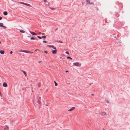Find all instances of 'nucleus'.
I'll list each match as a JSON object with an SVG mask.
<instances>
[{"instance_id": "1", "label": "nucleus", "mask_w": 130, "mask_h": 130, "mask_svg": "<svg viewBox=\"0 0 130 130\" xmlns=\"http://www.w3.org/2000/svg\"><path fill=\"white\" fill-rule=\"evenodd\" d=\"M73 64L75 66H80L81 64H80L79 62H75L73 63Z\"/></svg>"}, {"instance_id": "2", "label": "nucleus", "mask_w": 130, "mask_h": 130, "mask_svg": "<svg viewBox=\"0 0 130 130\" xmlns=\"http://www.w3.org/2000/svg\"><path fill=\"white\" fill-rule=\"evenodd\" d=\"M20 3L21 4H24V5H26L27 6H30V5L29 4H28L26 3H25L24 2H20Z\"/></svg>"}, {"instance_id": "3", "label": "nucleus", "mask_w": 130, "mask_h": 130, "mask_svg": "<svg viewBox=\"0 0 130 130\" xmlns=\"http://www.w3.org/2000/svg\"><path fill=\"white\" fill-rule=\"evenodd\" d=\"M3 86L4 87H7V85L6 83L4 82L3 84Z\"/></svg>"}, {"instance_id": "4", "label": "nucleus", "mask_w": 130, "mask_h": 130, "mask_svg": "<svg viewBox=\"0 0 130 130\" xmlns=\"http://www.w3.org/2000/svg\"><path fill=\"white\" fill-rule=\"evenodd\" d=\"M57 50L56 49H55L54 50H53L52 51V53L53 54H54L56 53Z\"/></svg>"}, {"instance_id": "5", "label": "nucleus", "mask_w": 130, "mask_h": 130, "mask_svg": "<svg viewBox=\"0 0 130 130\" xmlns=\"http://www.w3.org/2000/svg\"><path fill=\"white\" fill-rule=\"evenodd\" d=\"M75 108V107H73L71 108L70 109H69L68 111H71L73 110H74Z\"/></svg>"}, {"instance_id": "6", "label": "nucleus", "mask_w": 130, "mask_h": 130, "mask_svg": "<svg viewBox=\"0 0 130 130\" xmlns=\"http://www.w3.org/2000/svg\"><path fill=\"white\" fill-rule=\"evenodd\" d=\"M30 33L32 35H37V34L35 32H33L32 31H29Z\"/></svg>"}, {"instance_id": "7", "label": "nucleus", "mask_w": 130, "mask_h": 130, "mask_svg": "<svg viewBox=\"0 0 130 130\" xmlns=\"http://www.w3.org/2000/svg\"><path fill=\"white\" fill-rule=\"evenodd\" d=\"M37 102L40 105L41 104V102L40 100H38L37 101Z\"/></svg>"}, {"instance_id": "8", "label": "nucleus", "mask_w": 130, "mask_h": 130, "mask_svg": "<svg viewBox=\"0 0 130 130\" xmlns=\"http://www.w3.org/2000/svg\"><path fill=\"white\" fill-rule=\"evenodd\" d=\"M101 115L103 116H105L106 115V113L105 112H103L101 113Z\"/></svg>"}, {"instance_id": "9", "label": "nucleus", "mask_w": 130, "mask_h": 130, "mask_svg": "<svg viewBox=\"0 0 130 130\" xmlns=\"http://www.w3.org/2000/svg\"><path fill=\"white\" fill-rule=\"evenodd\" d=\"M0 53L2 54H3L4 53V51L3 50H1Z\"/></svg>"}, {"instance_id": "10", "label": "nucleus", "mask_w": 130, "mask_h": 130, "mask_svg": "<svg viewBox=\"0 0 130 130\" xmlns=\"http://www.w3.org/2000/svg\"><path fill=\"white\" fill-rule=\"evenodd\" d=\"M25 53H33V52H31L29 51H27V50H26Z\"/></svg>"}, {"instance_id": "11", "label": "nucleus", "mask_w": 130, "mask_h": 130, "mask_svg": "<svg viewBox=\"0 0 130 130\" xmlns=\"http://www.w3.org/2000/svg\"><path fill=\"white\" fill-rule=\"evenodd\" d=\"M3 14L5 15H7L8 12L6 11H4L3 12Z\"/></svg>"}, {"instance_id": "12", "label": "nucleus", "mask_w": 130, "mask_h": 130, "mask_svg": "<svg viewBox=\"0 0 130 130\" xmlns=\"http://www.w3.org/2000/svg\"><path fill=\"white\" fill-rule=\"evenodd\" d=\"M22 71L24 73L25 76H27V74L26 72L22 70Z\"/></svg>"}, {"instance_id": "13", "label": "nucleus", "mask_w": 130, "mask_h": 130, "mask_svg": "<svg viewBox=\"0 0 130 130\" xmlns=\"http://www.w3.org/2000/svg\"><path fill=\"white\" fill-rule=\"evenodd\" d=\"M41 86V83L40 82H39L38 83V87H40Z\"/></svg>"}, {"instance_id": "14", "label": "nucleus", "mask_w": 130, "mask_h": 130, "mask_svg": "<svg viewBox=\"0 0 130 130\" xmlns=\"http://www.w3.org/2000/svg\"><path fill=\"white\" fill-rule=\"evenodd\" d=\"M86 1L89 4H91V3H90L89 0H86Z\"/></svg>"}, {"instance_id": "15", "label": "nucleus", "mask_w": 130, "mask_h": 130, "mask_svg": "<svg viewBox=\"0 0 130 130\" xmlns=\"http://www.w3.org/2000/svg\"><path fill=\"white\" fill-rule=\"evenodd\" d=\"M56 42H58V43H62L63 42L61 41H58V40H57L56 41Z\"/></svg>"}, {"instance_id": "16", "label": "nucleus", "mask_w": 130, "mask_h": 130, "mask_svg": "<svg viewBox=\"0 0 130 130\" xmlns=\"http://www.w3.org/2000/svg\"><path fill=\"white\" fill-rule=\"evenodd\" d=\"M3 24L2 23H0V27H3Z\"/></svg>"}, {"instance_id": "17", "label": "nucleus", "mask_w": 130, "mask_h": 130, "mask_svg": "<svg viewBox=\"0 0 130 130\" xmlns=\"http://www.w3.org/2000/svg\"><path fill=\"white\" fill-rule=\"evenodd\" d=\"M20 32H21V33H24L25 32V31L24 30H20L19 31Z\"/></svg>"}, {"instance_id": "18", "label": "nucleus", "mask_w": 130, "mask_h": 130, "mask_svg": "<svg viewBox=\"0 0 130 130\" xmlns=\"http://www.w3.org/2000/svg\"><path fill=\"white\" fill-rule=\"evenodd\" d=\"M52 48H53L54 49H56V47H55L53 45H52Z\"/></svg>"}, {"instance_id": "19", "label": "nucleus", "mask_w": 130, "mask_h": 130, "mask_svg": "<svg viewBox=\"0 0 130 130\" xmlns=\"http://www.w3.org/2000/svg\"><path fill=\"white\" fill-rule=\"evenodd\" d=\"M67 59H72V58L71 57H69V56H68V57H67Z\"/></svg>"}, {"instance_id": "20", "label": "nucleus", "mask_w": 130, "mask_h": 130, "mask_svg": "<svg viewBox=\"0 0 130 130\" xmlns=\"http://www.w3.org/2000/svg\"><path fill=\"white\" fill-rule=\"evenodd\" d=\"M42 38L43 39H45L46 38V37L45 36H42Z\"/></svg>"}, {"instance_id": "21", "label": "nucleus", "mask_w": 130, "mask_h": 130, "mask_svg": "<svg viewBox=\"0 0 130 130\" xmlns=\"http://www.w3.org/2000/svg\"><path fill=\"white\" fill-rule=\"evenodd\" d=\"M54 82L55 83V86H57L58 85L57 83L55 81H54Z\"/></svg>"}, {"instance_id": "22", "label": "nucleus", "mask_w": 130, "mask_h": 130, "mask_svg": "<svg viewBox=\"0 0 130 130\" xmlns=\"http://www.w3.org/2000/svg\"><path fill=\"white\" fill-rule=\"evenodd\" d=\"M37 37L39 39H41L42 38V37H41L40 36H37Z\"/></svg>"}, {"instance_id": "23", "label": "nucleus", "mask_w": 130, "mask_h": 130, "mask_svg": "<svg viewBox=\"0 0 130 130\" xmlns=\"http://www.w3.org/2000/svg\"><path fill=\"white\" fill-rule=\"evenodd\" d=\"M19 51L25 53L26 50Z\"/></svg>"}, {"instance_id": "24", "label": "nucleus", "mask_w": 130, "mask_h": 130, "mask_svg": "<svg viewBox=\"0 0 130 130\" xmlns=\"http://www.w3.org/2000/svg\"><path fill=\"white\" fill-rule=\"evenodd\" d=\"M30 39L31 40H35V38L34 37H32L30 38Z\"/></svg>"}, {"instance_id": "25", "label": "nucleus", "mask_w": 130, "mask_h": 130, "mask_svg": "<svg viewBox=\"0 0 130 130\" xmlns=\"http://www.w3.org/2000/svg\"><path fill=\"white\" fill-rule=\"evenodd\" d=\"M47 46L49 47H52V45H47Z\"/></svg>"}, {"instance_id": "26", "label": "nucleus", "mask_w": 130, "mask_h": 130, "mask_svg": "<svg viewBox=\"0 0 130 130\" xmlns=\"http://www.w3.org/2000/svg\"><path fill=\"white\" fill-rule=\"evenodd\" d=\"M43 42L44 43H46L47 42V41H44V40H43Z\"/></svg>"}, {"instance_id": "27", "label": "nucleus", "mask_w": 130, "mask_h": 130, "mask_svg": "<svg viewBox=\"0 0 130 130\" xmlns=\"http://www.w3.org/2000/svg\"><path fill=\"white\" fill-rule=\"evenodd\" d=\"M66 53L67 54H69V52H68V51H67L66 52Z\"/></svg>"}, {"instance_id": "28", "label": "nucleus", "mask_w": 130, "mask_h": 130, "mask_svg": "<svg viewBox=\"0 0 130 130\" xmlns=\"http://www.w3.org/2000/svg\"><path fill=\"white\" fill-rule=\"evenodd\" d=\"M6 126V127L8 129L9 128V127L7 125H6L5 126Z\"/></svg>"}, {"instance_id": "29", "label": "nucleus", "mask_w": 130, "mask_h": 130, "mask_svg": "<svg viewBox=\"0 0 130 130\" xmlns=\"http://www.w3.org/2000/svg\"><path fill=\"white\" fill-rule=\"evenodd\" d=\"M47 1L46 0H44V2H47Z\"/></svg>"}, {"instance_id": "30", "label": "nucleus", "mask_w": 130, "mask_h": 130, "mask_svg": "<svg viewBox=\"0 0 130 130\" xmlns=\"http://www.w3.org/2000/svg\"><path fill=\"white\" fill-rule=\"evenodd\" d=\"M2 27L5 28H7V27H6L4 26H3V27Z\"/></svg>"}, {"instance_id": "31", "label": "nucleus", "mask_w": 130, "mask_h": 130, "mask_svg": "<svg viewBox=\"0 0 130 130\" xmlns=\"http://www.w3.org/2000/svg\"><path fill=\"white\" fill-rule=\"evenodd\" d=\"M41 32H39L38 34V35H39V34H41Z\"/></svg>"}, {"instance_id": "32", "label": "nucleus", "mask_w": 130, "mask_h": 130, "mask_svg": "<svg viewBox=\"0 0 130 130\" xmlns=\"http://www.w3.org/2000/svg\"><path fill=\"white\" fill-rule=\"evenodd\" d=\"M44 52V53H47V52L46 51H45Z\"/></svg>"}, {"instance_id": "33", "label": "nucleus", "mask_w": 130, "mask_h": 130, "mask_svg": "<svg viewBox=\"0 0 130 130\" xmlns=\"http://www.w3.org/2000/svg\"><path fill=\"white\" fill-rule=\"evenodd\" d=\"M2 18L1 17V16H0V20H2Z\"/></svg>"}, {"instance_id": "34", "label": "nucleus", "mask_w": 130, "mask_h": 130, "mask_svg": "<svg viewBox=\"0 0 130 130\" xmlns=\"http://www.w3.org/2000/svg\"><path fill=\"white\" fill-rule=\"evenodd\" d=\"M50 9L52 10H54L55 9L54 8H50Z\"/></svg>"}, {"instance_id": "35", "label": "nucleus", "mask_w": 130, "mask_h": 130, "mask_svg": "<svg viewBox=\"0 0 130 130\" xmlns=\"http://www.w3.org/2000/svg\"><path fill=\"white\" fill-rule=\"evenodd\" d=\"M12 53H13V52L12 51H11L10 52V53L11 54Z\"/></svg>"}, {"instance_id": "36", "label": "nucleus", "mask_w": 130, "mask_h": 130, "mask_svg": "<svg viewBox=\"0 0 130 130\" xmlns=\"http://www.w3.org/2000/svg\"><path fill=\"white\" fill-rule=\"evenodd\" d=\"M39 99L38 100H41V97H39Z\"/></svg>"}, {"instance_id": "37", "label": "nucleus", "mask_w": 130, "mask_h": 130, "mask_svg": "<svg viewBox=\"0 0 130 130\" xmlns=\"http://www.w3.org/2000/svg\"><path fill=\"white\" fill-rule=\"evenodd\" d=\"M106 102L108 103H109V102L108 101H106Z\"/></svg>"}, {"instance_id": "38", "label": "nucleus", "mask_w": 130, "mask_h": 130, "mask_svg": "<svg viewBox=\"0 0 130 130\" xmlns=\"http://www.w3.org/2000/svg\"><path fill=\"white\" fill-rule=\"evenodd\" d=\"M68 72V71H65V72Z\"/></svg>"}, {"instance_id": "39", "label": "nucleus", "mask_w": 130, "mask_h": 130, "mask_svg": "<svg viewBox=\"0 0 130 130\" xmlns=\"http://www.w3.org/2000/svg\"><path fill=\"white\" fill-rule=\"evenodd\" d=\"M57 29H58V28H57L55 29V30L56 31V30H57Z\"/></svg>"}, {"instance_id": "40", "label": "nucleus", "mask_w": 130, "mask_h": 130, "mask_svg": "<svg viewBox=\"0 0 130 130\" xmlns=\"http://www.w3.org/2000/svg\"><path fill=\"white\" fill-rule=\"evenodd\" d=\"M36 50H38V51H39V50H38V49H36V50H35V51H36Z\"/></svg>"}, {"instance_id": "41", "label": "nucleus", "mask_w": 130, "mask_h": 130, "mask_svg": "<svg viewBox=\"0 0 130 130\" xmlns=\"http://www.w3.org/2000/svg\"><path fill=\"white\" fill-rule=\"evenodd\" d=\"M5 130H7L6 129L4 128Z\"/></svg>"}, {"instance_id": "42", "label": "nucleus", "mask_w": 130, "mask_h": 130, "mask_svg": "<svg viewBox=\"0 0 130 130\" xmlns=\"http://www.w3.org/2000/svg\"><path fill=\"white\" fill-rule=\"evenodd\" d=\"M1 44V42L0 41V44Z\"/></svg>"}, {"instance_id": "43", "label": "nucleus", "mask_w": 130, "mask_h": 130, "mask_svg": "<svg viewBox=\"0 0 130 130\" xmlns=\"http://www.w3.org/2000/svg\"><path fill=\"white\" fill-rule=\"evenodd\" d=\"M49 3H48V4H47V5H49Z\"/></svg>"}, {"instance_id": "44", "label": "nucleus", "mask_w": 130, "mask_h": 130, "mask_svg": "<svg viewBox=\"0 0 130 130\" xmlns=\"http://www.w3.org/2000/svg\"><path fill=\"white\" fill-rule=\"evenodd\" d=\"M94 95V94H92V95Z\"/></svg>"}, {"instance_id": "45", "label": "nucleus", "mask_w": 130, "mask_h": 130, "mask_svg": "<svg viewBox=\"0 0 130 130\" xmlns=\"http://www.w3.org/2000/svg\"><path fill=\"white\" fill-rule=\"evenodd\" d=\"M46 105V106H48V105Z\"/></svg>"}, {"instance_id": "46", "label": "nucleus", "mask_w": 130, "mask_h": 130, "mask_svg": "<svg viewBox=\"0 0 130 130\" xmlns=\"http://www.w3.org/2000/svg\"><path fill=\"white\" fill-rule=\"evenodd\" d=\"M41 62V61H39V62Z\"/></svg>"}, {"instance_id": "47", "label": "nucleus", "mask_w": 130, "mask_h": 130, "mask_svg": "<svg viewBox=\"0 0 130 130\" xmlns=\"http://www.w3.org/2000/svg\"><path fill=\"white\" fill-rule=\"evenodd\" d=\"M103 130H105L104 129H103Z\"/></svg>"}]
</instances>
